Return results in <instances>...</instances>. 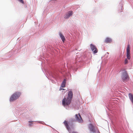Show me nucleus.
<instances>
[{
	"instance_id": "obj_13",
	"label": "nucleus",
	"mask_w": 133,
	"mask_h": 133,
	"mask_svg": "<svg viewBox=\"0 0 133 133\" xmlns=\"http://www.w3.org/2000/svg\"><path fill=\"white\" fill-rule=\"evenodd\" d=\"M67 13L69 15V17L71 16L73 14V12L72 11H68Z\"/></svg>"
},
{
	"instance_id": "obj_18",
	"label": "nucleus",
	"mask_w": 133,
	"mask_h": 133,
	"mask_svg": "<svg viewBox=\"0 0 133 133\" xmlns=\"http://www.w3.org/2000/svg\"><path fill=\"white\" fill-rule=\"evenodd\" d=\"M72 133H78L77 132H76L73 131L72 132Z\"/></svg>"
},
{
	"instance_id": "obj_7",
	"label": "nucleus",
	"mask_w": 133,
	"mask_h": 133,
	"mask_svg": "<svg viewBox=\"0 0 133 133\" xmlns=\"http://www.w3.org/2000/svg\"><path fill=\"white\" fill-rule=\"evenodd\" d=\"M65 126L66 127L67 129L68 130L69 132H70V129L69 127L67 122L66 121H65L63 122Z\"/></svg>"
},
{
	"instance_id": "obj_20",
	"label": "nucleus",
	"mask_w": 133,
	"mask_h": 133,
	"mask_svg": "<svg viewBox=\"0 0 133 133\" xmlns=\"http://www.w3.org/2000/svg\"><path fill=\"white\" fill-rule=\"evenodd\" d=\"M62 90H64L65 89H62Z\"/></svg>"
},
{
	"instance_id": "obj_14",
	"label": "nucleus",
	"mask_w": 133,
	"mask_h": 133,
	"mask_svg": "<svg viewBox=\"0 0 133 133\" xmlns=\"http://www.w3.org/2000/svg\"><path fill=\"white\" fill-rule=\"evenodd\" d=\"M127 59H130L131 57L130 53H127Z\"/></svg>"
},
{
	"instance_id": "obj_11",
	"label": "nucleus",
	"mask_w": 133,
	"mask_h": 133,
	"mask_svg": "<svg viewBox=\"0 0 133 133\" xmlns=\"http://www.w3.org/2000/svg\"><path fill=\"white\" fill-rule=\"evenodd\" d=\"M66 83V80L65 79H64L61 85V87L62 88H64L65 87Z\"/></svg>"
},
{
	"instance_id": "obj_15",
	"label": "nucleus",
	"mask_w": 133,
	"mask_h": 133,
	"mask_svg": "<svg viewBox=\"0 0 133 133\" xmlns=\"http://www.w3.org/2000/svg\"><path fill=\"white\" fill-rule=\"evenodd\" d=\"M69 17V16L68 13H67L65 14V16H64V18L65 19H68Z\"/></svg>"
},
{
	"instance_id": "obj_4",
	"label": "nucleus",
	"mask_w": 133,
	"mask_h": 133,
	"mask_svg": "<svg viewBox=\"0 0 133 133\" xmlns=\"http://www.w3.org/2000/svg\"><path fill=\"white\" fill-rule=\"evenodd\" d=\"M75 118L76 121L80 123L83 122V120L79 114H76L75 115Z\"/></svg>"
},
{
	"instance_id": "obj_16",
	"label": "nucleus",
	"mask_w": 133,
	"mask_h": 133,
	"mask_svg": "<svg viewBox=\"0 0 133 133\" xmlns=\"http://www.w3.org/2000/svg\"><path fill=\"white\" fill-rule=\"evenodd\" d=\"M128 61L127 59H125V60L124 63L125 64H127L128 63Z\"/></svg>"
},
{
	"instance_id": "obj_9",
	"label": "nucleus",
	"mask_w": 133,
	"mask_h": 133,
	"mask_svg": "<svg viewBox=\"0 0 133 133\" xmlns=\"http://www.w3.org/2000/svg\"><path fill=\"white\" fill-rule=\"evenodd\" d=\"M112 39L110 38H106L104 42L105 43H110L112 42Z\"/></svg>"
},
{
	"instance_id": "obj_6",
	"label": "nucleus",
	"mask_w": 133,
	"mask_h": 133,
	"mask_svg": "<svg viewBox=\"0 0 133 133\" xmlns=\"http://www.w3.org/2000/svg\"><path fill=\"white\" fill-rule=\"evenodd\" d=\"M89 128L91 131H92L94 132H95L96 130L95 129V128L91 124H90L89 125Z\"/></svg>"
},
{
	"instance_id": "obj_2",
	"label": "nucleus",
	"mask_w": 133,
	"mask_h": 133,
	"mask_svg": "<svg viewBox=\"0 0 133 133\" xmlns=\"http://www.w3.org/2000/svg\"><path fill=\"white\" fill-rule=\"evenodd\" d=\"M21 93L19 92H16L14 93L11 97L10 98V101L12 102L15 101L19 97Z\"/></svg>"
},
{
	"instance_id": "obj_19",
	"label": "nucleus",
	"mask_w": 133,
	"mask_h": 133,
	"mask_svg": "<svg viewBox=\"0 0 133 133\" xmlns=\"http://www.w3.org/2000/svg\"><path fill=\"white\" fill-rule=\"evenodd\" d=\"M62 88H60V89H59V90H62Z\"/></svg>"
},
{
	"instance_id": "obj_3",
	"label": "nucleus",
	"mask_w": 133,
	"mask_h": 133,
	"mask_svg": "<svg viewBox=\"0 0 133 133\" xmlns=\"http://www.w3.org/2000/svg\"><path fill=\"white\" fill-rule=\"evenodd\" d=\"M121 77L122 81L124 82L127 81L129 79V78L126 71H124L123 72Z\"/></svg>"
},
{
	"instance_id": "obj_17",
	"label": "nucleus",
	"mask_w": 133,
	"mask_h": 133,
	"mask_svg": "<svg viewBox=\"0 0 133 133\" xmlns=\"http://www.w3.org/2000/svg\"><path fill=\"white\" fill-rule=\"evenodd\" d=\"M18 1H19L21 3H22L23 4H24V2L23 0H18Z\"/></svg>"
},
{
	"instance_id": "obj_8",
	"label": "nucleus",
	"mask_w": 133,
	"mask_h": 133,
	"mask_svg": "<svg viewBox=\"0 0 133 133\" xmlns=\"http://www.w3.org/2000/svg\"><path fill=\"white\" fill-rule=\"evenodd\" d=\"M129 97L132 103L133 104V95L131 93H129Z\"/></svg>"
},
{
	"instance_id": "obj_10",
	"label": "nucleus",
	"mask_w": 133,
	"mask_h": 133,
	"mask_svg": "<svg viewBox=\"0 0 133 133\" xmlns=\"http://www.w3.org/2000/svg\"><path fill=\"white\" fill-rule=\"evenodd\" d=\"M59 35L61 37L62 41L63 42H64V41L65 40V37L62 34V33L60 32L59 33Z\"/></svg>"
},
{
	"instance_id": "obj_1",
	"label": "nucleus",
	"mask_w": 133,
	"mask_h": 133,
	"mask_svg": "<svg viewBox=\"0 0 133 133\" xmlns=\"http://www.w3.org/2000/svg\"><path fill=\"white\" fill-rule=\"evenodd\" d=\"M73 97V92L71 90L68 92L66 98H64L62 101V104L64 106L69 105L71 103Z\"/></svg>"
},
{
	"instance_id": "obj_5",
	"label": "nucleus",
	"mask_w": 133,
	"mask_h": 133,
	"mask_svg": "<svg viewBox=\"0 0 133 133\" xmlns=\"http://www.w3.org/2000/svg\"><path fill=\"white\" fill-rule=\"evenodd\" d=\"M90 48L94 54L96 53L97 52L98 49L94 45L91 44Z\"/></svg>"
},
{
	"instance_id": "obj_12",
	"label": "nucleus",
	"mask_w": 133,
	"mask_h": 133,
	"mask_svg": "<svg viewBox=\"0 0 133 133\" xmlns=\"http://www.w3.org/2000/svg\"><path fill=\"white\" fill-rule=\"evenodd\" d=\"M130 47L129 44H128L127 49V53H130Z\"/></svg>"
}]
</instances>
